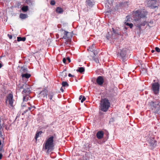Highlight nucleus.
Listing matches in <instances>:
<instances>
[{
    "mask_svg": "<svg viewBox=\"0 0 160 160\" xmlns=\"http://www.w3.org/2000/svg\"><path fill=\"white\" fill-rule=\"evenodd\" d=\"M148 12L144 9H139L133 12L132 17L134 20L138 21L140 18H144L146 17Z\"/></svg>",
    "mask_w": 160,
    "mask_h": 160,
    "instance_id": "f257e3e1",
    "label": "nucleus"
},
{
    "mask_svg": "<svg viewBox=\"0 0 160 160\" xmlns=\"http://www.w3.org/2000/svg\"><path fill=\"white\" fill-rule=\"evenodd\" d=\"M53 139V136H50L47 139L45 143L44 144V149L47 150V153H49L53 149L54 147Z\"/></svg>",
    "mask_w": 160,
    "mask_h": 160,
    "instance_id": "f03ea898",
    "label": "nucleus"
},
{
    "mask_svg": "<svg viewBox=\"0 0 160 160\" xmlns=\"http://www.w3.org/2000/svg\"><path fill=\"white\" fill-rule=\"evenodd\" d=\"M110 106V103L108 99L104 98L101 99L100 103V110L104 112H106Z\"/></svg>",
    "mask_w": 160,
    "mask_h": 160,
    "instance_id": "7ed1b4c3",
    "label": "nucleus"
},
{
    "mask_svg": "<svg viewBox=\"0 0 160 160\" xmlns=\"http://www.w3.org/2000/svg\"><path fill=\"white\" fill-rule=\"evenodd\" d=\"M148 105L152 110H154L155 114L160 115V102H158L156 100L149 102Z\"/></svg>",
    "mask_w": 160,
    "mask_h": 160,
    "instance_id": "20e7f679",
    "label": "nucleus"
},
{
    "mask_svg": "<svg viewBox=\"0 0 160 160\" xmlns=\"http://www.w3.org/2000/svg\"><path fill=\"white\" fill-rule=\"evenodd\" d=\"M61 31L62 38L66 39L68 41L70 40L71 39L72 36L70 32L62 29L61 30Z\"/></svg>",
    "mask_w": 160,
    "mask_h": 160,
    "instance_id": "39448f33",
    "label": "nucleus"
},
{
    "mask_svg": "<svg viewBox=\"0 0 160 160\" xmlns=\"http://www.w3.org/2000/svg\"><path fill=\"white\" fill-rule=\"evenodd\" d=\"M13 96L12 94L9 93L7 95L6 100V104H8L10 105V108L13 107Z\"/></svg>",
    "mask_w": 160,
    "mask_h": 160,
    "instance_id": "423d86ee",
    "label": "nucleus"
},
{
    "mask_svg": "<svg viewBox=\"0 0 160 160\" xmlns=\"http://www.w3.org/2000/svg\"><path fill=\"white\" fill-rule=\"evenodd\" d=\"M147 5L148 7L152 9H155L158 8L156 5L157 0H147L146 1Z\"/></svg>",
    "mask_w": 160,
    "mask_h": 160,
    "instance_id": "0eeeda50",
    "label": "nucleus"
},
{
    "mask_svg": "<svg viewBox=\"0 0 160 160\" xmlns=\"http://www.w3.org/2000/svg\"><path fill=\"white\" fill-rule=\"evenodd\" d=\"M147 140L151 146L152 147H155L156 146L157 142L155 140L154 136L153 135L148 136L147 138Z\"/></svg>",
    "mask_w": 160,
    "mask_h": 160,
    "instance_id": "6e6552de",
    "label": "nucleus"
},
{
    "mask_svg": "<svg viewBox=\"0 0 160 160\" xmlns=\"http://www.w3.org/2000/svg\"><path fill=\"white\" fill-rule=\"evenodd\" d=\"M160 85L158 82H155L152 84V88L154 93L156 94L158 93Z\"/></svg>",
    "mask_w": 160,
    "mask_h": 160,
    "instance_id": "1a4fd4ad",
    "label": "nucleus"
},
{
    "mask_svg": "<svg viewBox=\"0 0 160 160\" xmlns=\"http://www.w3.org/2000/svg\"><path fill=\"white\" fill-rule=\"evenodd\" d=\"M104 80L102 76H98L96 82L97 84L100 86H102L104 82Z\"/></svg>",
    "mask_w": 160,
    "mask_h": 160,
    "instance_id": "9d476101",
    "label": "nucleus"
},
{
    "mask_svg": "<svg viewBox=\"0 0 160 160\" xmlns=\"http://www.w3.org/2000/svg\"><path fill=\"white\" fill-rule=\"evenodd\" d=\"M31 92L30 87L28 85V86L24 88L23 91L22 92V94H29Z\"/></svg>",
    "mask_w": 160,
    "mask_h": 160,
    "instance_id": "9b49d317",
    "label": "nucleus"
},
{
    "mask_svg": "<svg viewBox=\"0 0 160 160\" xmlns=\"http://www.w3.org/2000/svg\"><path fill=\"white\" fill-rule=\"evenodd\" d=\"M28 86V84L26 83H19L17 87V90L20 91L21 89H24V88Z\"/></svg>",
    "mask_w": 160,
    "mask_h": 160,
    "instance_id": "f8f14e48",
    "label": "nucleus"
},
{
    "mask_svg": "<svg viewBox=\"0 0 160 160\" xmlns=\"http://www.w3.org/2000/svg\"><path fill=\"white\" fill-rule=\"evenodd\" d=\"M95 46L94 44H93L92 46L89 47V48L88 49V51L93 52L94 54L96 55L97 54V52H96L95 50Z\"/></svg>",
    "mask_w": 160,
    "mask_h": 160,
    "instance_id": "ddd939ff",
    "label": "nucleus"
},
{
    "mask_svg": "<svg viewBox=\"0 0 160 160\" xmlns=\"http://www.w3.org/2000/svg\"><path fill=\"white\" fill-rule=\"evenodd\" d=\"M104 135L103 132L102 131L98 132L96 134L97 137L99 139H101L103 138Z\"/></svg>",
    "mask_w": 160,
    "mask_h": 160,
    "instance_id": "4468645a",
    "label": "nucleus"
},
{
    "mask_svg": "<svg viewBox=\"0 0 160 160\" xmlns=\"http://www.w3.org/2000/svg\"><path fill=\"white\" fill-rule=\"evenodd\" d=\"M119 54L120 56L123 59L126 56V51L125 50L123 49L121 50Z\"/></svg>",
    "mask_w": 160,
    "mask_h": 160,
    "instance_id": "2eb2a0df",
    "label": "nucleus"
},
{
    "mask_svg": "<svg viewBox=\"0 0 160 160\" xmlns=\"http://www.w3.org/2000/svg\"><path fill=\"white\" fill-rule=\"evenodd\" d=\"M86 3L88 6L90 7H92L94 4L93 0H87Z\"/></svg>",
    "mask_w": 160,
    "mask_h": 160,
    "instance_id": "dca6fc26",
    "label": "nucleus"
},
{
    "mask_svg": "<svg viewBox=\"0 0 160 160\" xmlns=\"http://www.w3.org/2000/svg\"><path fill=\"white\" fill-rule=\"evenodd\" d=\"M40 96L42 97L43 98H44L45 97L47 98V94L45 91V90H43L41 91L40 93Z\"/></svg>",
    "mask_w": 160,
    "mask_h": 160,
    "instance_id": "f3484780",
    "label": "nucleus"
},
{
    "mask_svg": "<svg viewBox=\"0 0 160 160\" xmlns=\"http://www.w3.org/2000/svg\"><path fill=\"white\" fill-rule=\"evenodd\" d=\"M21 10L23 12H26L28 10V6H23L21 8Z\"/></svg>",
    "mask_w": 160,
    "mask_h": 160,
    "instance_id": "a211bd4d",
    "label": "nucleus"
},
{
    "mask_svg": "<svg viewBox=\"0 0 160 160\" xmlns=\"http://www.w3.org/2000/svg\"><path fill=\"white\" fill-rule=\"evenodd\" d=\"M56 12L57 13H61L63 12V10L62 8L58 7L57 8Z\"/></svg>",
    "mask_w": 160,
    "mask_h": 160,
    "instance_id": "6ab92c4d",
    "label": "nucleus"
},
{
    "mask_svg": "<svg viewBox=\"0 0 160 160\" xmlns=\"http://www.w3.org/2000/svg\"><path fill=\"white\" fill-rule=\"evenodd\" d=\"M20 18L22 19H25L27 17V14L21 13L19 16Z\"/></svg>",
    "mask_w": 160,
    "mask_h": 160,
    "instance_id": "aec40b11",
    "label": "nucleus"
},
{
    "mask_svg": "<svg viewBox=\"0 0 160 160\" xmlns=\"http://www.w3.org/2000/svg\"><path fill=\"white\" fill-rule=\"evenodd\" d=\"M113 34H114L115 35H119V30L117 29H114L112 28Z\"/></svg>",
    "mask_w": 160,
    "mask_h": 160,
    "instance_id": "412c9836",
    "label": "nucleus"
},
{
    "mask_svg": "<svg viewBox=\"0 0 160 160\" xmlns=\"http://www.w3.org/2000/svg\"><path fill=\"white\" fill-rule=\"evenodd\" d=\"M60 75L63 78H64L66 77L67 76V73H66V70H64L63 72H62L61 73Z\"/></svg>",
    "mask_w": 160,
    "mask_h": 160,
    "instance_id": "4be33fe9",
    "label": "nucleus"
},
{
    "mask_svg": "<svg viewBox=\"0 0 160 160\" xmlns=\"http://www.w3.org/2000/svg\"><path fill=\"white\" fill-rule=\"evenodd\" d=\"M22 78H28L30 77L31 75L28 73L23 74L22 75Z\"/></svg>",
    "mask_w": 160,
    "mask_h": 160,
    "instance_id": "5701e85b",
    "label": "nucleus"
},
{
    "mask_svg": "<svg viewBox=\"0 0 160 160\" xmlns=\"http://www.w3.org/2000/svg\"><path fill=\"white\" fill-rule=\"evenodd\" d=\"M84 68L82 67H79L78 68V69L77 70V72H79L80 73H82L84 72Z\"/></svg>",
    "mask_w": 160,
    "mask_h": 160,
    "instance_id": "b1692460",
    "label": "nucleus"
},
{
    "mask_svg": "<svg viewBox=\"0 0 160 160\" xmlns=\"http://www.w3.org/2000/svg\"><path fill=\"white\" fill-rule=\"evenodd\" d=\"M26 38L25 37H22L21 38V37H17V41L18 42H19L20 41H24L26 40Z\"/></svg>",
    "mask_w": 160,
    "mask_h": 160,
    "instance_id": "393cba45",
    "label": "nucleus"
},
{
    "mask_svg": "<svg viewBox=\"0 0 160 160\" xmlns=\"http://www.w3.org/2000/svg\"><path fill=\"white\" fill-rule=\"evenodd\" d=\"M146 22L144 21L143 23H142L138 25H137V27H138L139 29H140L141 27L142 26H144L146 25Z\"/></svg>",
    "mask_w": 160,
    "mask_h": 160,
    "instance_id": "a878e982",
    "label": "nucleus"
},
{
    "mask_svg": "<svg viewBox=\"0 0 160 160\" xmlns=\"http://www.w3.org/2000/svg\"><path fill=\"white\" fill-rule=\"evenodd\" d=\"M20 71L21 72H22V73H24L27 72L28 71V70L27 68L23 67H22Z\"/></svg>",
    "mask_w": 160,
    "mask_h": 160,
    "instance_id": "bb28decb",
    "label": "nucleus"
},
{
    "mask_svg": "<svg viewBox=\"0 0 160 160\" xmlns=\"http://www.w3.org/2000/svg\"><path fill=\"white\" fill-rule=\"evenodd\" d=\"M42 133V132L41 131L37 132L35 137L36 139L37 140V138H38L40 134H41Z\"/></svg>",
    "mask_w": 160,
    "mask_h": 160,
    "instance_id": "cd10ccee",
    "label": "nucleus"
},
{
    "mask_svg": "<svg viewBox=\"0 0 160 160\" xmlns=\"http://www.w3.org/2000/svg\"><path fill=\"white\" fill-rule=\"evenodd\" d=\"M29 96L28 95L24 96L23 97V101H27L29 99Z\"/></svg>",
    "mask_w": 160,
    "mask_h": 160,
    "instance_id": "c85d7f7f",
    "label": "nucleus"
},
{
    "mask_svg": "<svg viewBox=\"0 0 160 160\" xmlns=\"http://www.w3.org/2000/svg\"><path fill=\"white\" fill-rule=\"evenodd\" d=\"M35 108V107L34 106H31L30 107H28V110H30L31 111H32Z\"/></svg>",
    "mask_w": 160,
    "mask_h": 160,
    "instance_id": "c756f323",
    "label": "nucleus"
},
{
    "mask_svg": "<svg viewBox=\"0 0 160 160\" xmlns=\"http://www.w3.org/2000/svg\"><path fill=\"white\" fill-rule=\"evenodd\" d=\"M62 85L63 87H65L66 86H68V85L66 82H62Z\"/></svg>",
    "mask_w": 160,
    "mask_h": 160,
    "instance_id": "7c9ffc66",
    "label": "nucleus"
},
{
    "mask_svg": "<svg viewBox=\"0 0 160 160\" xmlns=\"http://www.w3.org/2000/svg\"><path fill=\"white\" fill-rule=\"evenodd\" d=\"M111 37V35L109 34V32H108L107 34L106 35V38L108 40H109Z\"/></svg>",
    "mask_w": 160,
    "mask_h": 160,
    "instance_id": "2f4dec72",
    "label": "nucleus"
},
{
    "mask_svg": "<svg viewBox=\"0 0 160 160\" xmlns=\"http://www.w3.org/2000/svg\"><path fill=\"white\" fill-rule=\"evenodd\" d=\"M126 25L129 26L131 28H132L133 26V25L132 23H126Z\"/></svg>",
    "mask_w": 160,
    "mask_h": 160,
    "instance_id": "473e14b6",
    "label": "nucleus"
},
{
    "mask_svg": "<svg viewBox=\"0 0 160 160\" xmlns=\"http://www.w3.org/2000/svg\"><path fill=\"white\" fill-rule=\"evenodd\" d=\"M94 60V61L97 63H99V61L98 59V58H93Z\"/></svg>",
    "mask_w": 160,
    "mask_h": 160,
    "instance_id": "72a5a7b5",
    "label": "nucleus"
},
{
    "mask_svg": "<svg viewBox=\"0 0 160 160\" xmlns=\"http://www.w3.org/2000/svg\"><path fill=\"white\" fill-rule=\"evenodd\" d=\"M55 3V2L54 0H52L51 1L50 4L52 5H54Z\"/></svg>",
    "mask_w": 160,
    "mask_h": 160,
    "instance_id": "f704fd0d",
    "label": "nucleus"
},
{
    "mask_svg": "<svg viewBox=\"0 0 160 160\" xmlns=\"http://www.w3.org/2000/svg\"><path fill=\"white\" fill-rule=\"evenodd\" d=\"M85 100H86V98H85V97L83 96L82 97V98L81 100V102H83Z\"/></svg>",
    "mask_w": 160,
    "mask_h": 160,
    "instance_id": "c9c22d12",
    "label": "nucleus"
},
{
    "mask_svg": "<svg viewBox=\"0 0 160 160\" xmlns=\"http://www.w3.org/2000/svg\"><path fill=\"white\" fill-rule=\"evenodd\" d=\"M155 49L156 51L158 52H160V49L158 47H156Z\"/></svg>",
    "mask_w": 160,
    "mask_h": 160,
    "instance_id": "e433bc0d",
    "label": "nucleus"
},
{
    "mask_svg": "<svg viewBox=\"0 0 160 160\" xmlns=\"http://www.w3.org/2000/svg\"><path fill=\"white\" fill-rule=\"evenodd\" d=\"M48 97L49 98V99L51 100L52 98L53 97V95L52 94H50L48 96Z\"/></svg>",
    "mask_w": 160,
    "mask_h": 160,
    "instance_id": "4c0bfd02",
    "label": "nucleus"
},
{
    "mask_svg": "<svg viewBox=\"0 0 160 160\" xmlns=\"http://www.w3.org/2000/svg\"><path fill=\"white\" fill-rule=\"evenodd\" d=\"M8 36L10 39H11L12 38V35L9 34H8Z\"/></svg>",
    "mask_w": 160,
    "mask_h": 160,
    "instance_id": "58836bf2",
    "label": "nucleus"
},
{
    "mask_svg": "<svg viewBox=\"0 0 160 160\" xmlns=\"http://www.w3.org/2000/svg\"><path fill=\"white\" fill-rule=\"evenodd\" d=\"M28 111V109L27 110H25L22 113V115H24L25 113H26Z\"/></svg>",
    "mask_w": 160,
    "mask_h": 160,
    "instance_id": "ea45409f",
    "label": "nucleus"
},
{
    "mask_svg": "<svg viewBox=\"0 0 160 160\" xmlns=\"http://www.w3.org/2000/svg\"><path fill=\"white\" fill-rule=\"evenodd\" d=\"M3 130V128H2V127L1 126V125H0V132L1 133H2V131Z\"/></svg>",
    "mask_w": 160,
    "mask_h": 160,
    "instance_id": "a19ab883",
    "label": "nucleus"
},
{
    "mask_svg": "<svg viewBox=\"0 0 160 160\" xmlns=\"http://www.w3.org/2000/svg\"><path fill=\"white\" fill-rule=\"evenodd\" d=\"M67 59L68 61V62H71V60L69 57H67Z\"/></svg>",
    "mask_w": 160,
    "mask_h": 160,
    "instance_id": "79ce46f5",
    "label": "nucleus"
},
{
    "mask_svg": "<svg viewBox=\"0 0 160 160\" xmlns=\"http://www.w3.org/2000/svg\"><path fill=\"white\" fill-rule=\"evenodd\" d=\"M66 61V59L65 58H64L63 59L62 61L64 63H65Z\"/></svg>",
    "mask_w": 160,
    "mask_h": 160,
    "instance_id": "37998d69",
    "label": "nucleus"
},
{
    "mask_svg": "<svg viewBox=\"0 0 160 160\" xmlns=\"http://www.w3.org/2000/svg\"><path fill=\"white\" fill-rule=\"evenodd\" d=\"M3 151V147L1 146L0 147V152H2V151Z\"/></svg>",
    "mask_w": 160,
    "mask_h": 160,
    "instance_id": "c03bdc74",
    "label": "nucleus"
},
{
    "mask_svg": "<svg viewBox=\"0 0 160 160\" xmlns=\"http://www.w3.org/2000/svg\"><path fill=\"white\" fill-rule=\"evenodd\" d=\"M68 76L69 77H74V76L73 75H72L70 73L69 74Z\"/></svg>",
    "mask_w": 160,
    "mask_h": 160,
    "instance_id": "a18cd8bd",
    "label": "nucleus"
},
{
    "mask_svg": "<svg viewBox=\"0 0 160 160\" xmlns=\"http://www.w3.org/2000/svg\"><path fill=\"white\" fill-rule=\"evenodd\" d=\"M2 157V154L0 153V160H1Z\"/></svg>",
    "mask_w": 160,
    "mask_h": 160,
    "instance_id": "49530a36",
    "label": "nucleus"
},
{
    "mask_svg": "<svg viewBox=\"0 0 160 160\" xmlns=\"http://www.w3.org/2000/svg\"><path fill=\"white\" fill-rule=\"evenodd\" d=\"M82 95H80L79 97V99L80 100H81V99H82Z\"/></svg>",
    "mask_w": 160,
    "mask_h": 160,
    "instance_id": "de8ad7c7",
    "label": "nucleus"
},
{
    "mask_svg": "<svg viewBox=\"0 0 160 160\" xmlns=\"http://www.w3.org/2000/svg\"><path fill=\"white\" fill-rule=\"evenodd\" d=\"M60 90L62 92H63V89L62 88V87H61V89H60Z\"/></svg>",
    "mask_w": 160,
    "mask_h": 160,
    "instance_id": "09e8293b",
    "label": "nucleus"
},
{
    "mask_svg": "<svg viewBox=\"0 0 160 160\" xmlns=\"http://www.w3.org/2000/svg\"><path fill=\"white\" fill-rule=\"evenodd\" d=\"M2 67V64L0 63V68Z\"/></svg>",
    "mask_w": 160,
    "mask_h": 160,
    "instance_id": "8fccbe9b",
    "label": "nucleus"
},
{
    "mask_svg": "<svg viewBox=\"0 0 160 160\" xmlns=\"http://www.w3.org/2000/svg\"><path fill=\"white\" fill-rule=\"evenodd\" d=\"M151 52L152 53H153V52H154V50H152Z\"/></svg>",
    "mask_w": 160,
    "mask_h": 160,
    "instance_id": "3c124183",
    "label": "nucleus"
},
{
    "mask_svg": "<svg viewBox=\"0 0 160 160\" xmlns=\"http://www.w3.org/2000/svg\"><path fill=\"white\" fill-rule=\"evenodd\" d=\"M88 160L87 159H81V160Z\"/></svg>",
    "mask_w": 160,
    "mask_h": 160,
    "instance_id": "603ef678",
    "label": "nucleus"
},
{
    "mask_svg": "<svg viewBox=\"0 0 160 160\" xmlns=\"http://www.w3.org/2000/svg\"><path fill=\"white\" fill-rule=\"evenodd\" d=\"M1 144V140H0V145Z\"/></svg>",
    "mask_w": 160,
    "mask_h": 160,
    "instance_id": "864d4df0",
    "label": "nucleus"
},
{
    "mask_svg": "<svg viewBox=\"0 0 160 160\" xmlns=\"http://www.w3.org/2000/svg\"><path fill=\"white\" fill-rule=\"evenodd\" d=\"M108 2V3H109V0H106Z\"/></svg>",
    "mask_w": 160,
    "mask_h": 160,
    "instance_id": "5fc2aeb1",
    "label": "nucleus"
},
{
    "mask_svg": "<svg viewBox=\"0 0 160 160\" xmlns=\"http://www.w3.org/2000/svg\"><path fill=\"white\" fill-rule=\"evenodd\" d=\"M118 160H123V159H118Z\"/></svg>",
    "mask_w": 160,
    "mask_h": 160,
    "instance_id": "6e6d98bb",
    "label": "nucleus"
},
{
    "mask_svg": "<svg viewBox=\"0 0 160 160\" xmlns=\"http://www.w3.org/2000/svg\"><path fill=\"white\" fill-rule=\"evenodd\" d=\"M28 103V104H29V105H30V103H29H29Z\"/></svg>",
    "mask_w": 160,
    "mask_h": 160,
    "instance_id": "4d7b16f0",
    "label": "nucleus"
}]
</instances>
